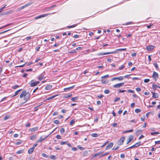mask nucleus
Segmentation results:
<instances>
[{
    "label": "nucleus",
    "instance_id": "obj_19",
    "mask_svg": "<svg viewBox=\"0 0 160 160\" xmlns=\"http://www.w3.org/2000/svg\"><path fill=\"white\" fill-rule=\"evenodd\" d=\"M152 97L153 98H155L158 97V93L154 92H152Z\"/></svg>",
    "mask_w": 160,
    "mask_h": 160
},
{
    "label": "nucleus",
    "instance_id": "obj_20",
    "mask_svg": "<svg viewBox=\"0 0 160 160\" xmlns=\"http://www.w3.org/2000/svg\"><path fill=\"white\" fill-rule=\"evenodd\" d=\"M12 12V11L11 10L9 11H7L6 12H3V13H2L1 14V15L2 16V15H5L9 14H10V13H11Z\"/></svg>",
    "mask_w": 160,
    "mask_h": 160
},
{
    "label": "nucleus",
    "instance_id": "obj_63",
    "mask_svg": "<svg viewBox=\"0 0 160 160\" xmlns=\"http://www.w3.org/2000/svg\"><path fill=\"white\" fill-rule=\"evenodd\" d=\"M135 104L134 102L131 103V108H133L135 106Z\"/></svg>",
    "mask_w": 160,
    "mask_h": 160
},
{
    "label": "nucleus",
    "instance_id": "obj_7",
    "mask_svg": "<svg viewBox=\"0 0 160 160\" xmlns=\"http://www.w3.org/2000/svg\"><path fill=\"white\" fill-rule=\"evenodd\" d=\"M50 14H44V15L43 14L40 15L38 16L35 17L34 18V19H38L39 18H41L45 17L48 16V15Z\"/></svg>",
    "mask_w": 160,
    "mask_h": 160
},
{
    "label": "nucleus",
    "instance_id": "obj_31",
    "mask_svg": "<svg viewBox=\"0 0 160 160\" xmlns=\"http://www.w3.org/2000/svg\"><path fill=\"white\" fill-rule=\"evenodd\" d=\"M78 97H73L71 99V100L72 101H76V100H78Z\"/></svg>",
    "mask_w": 160,
    "mask_h": 160
},
{
    "label": "nucleus",
    "instance_id": "obj_23",
    "mask_svg": "<svg viewBox=\"0 0 160 160\" xmlns=\"http://www.w3.org/2000/svg\"><path fill=\"white\" fill-rule=\"evenodd\" d=\"M34 149L33 148H32V147L31 148H30L28 151V153L29 154H31L32 153L33 151L34 150Z\"/></svg>",
    "mask_w": 160,
    "mask_h": 160
},
{
    "label": "nucleus",
    "instance_id": "obj_46",
    "mask_svg": "<svg viewBox=\"0 0 160 160\" xmlns=\"http://www.w3.org/2000/svg\"><path fill=\"white\" fill-rule=\"evenodd\" d=\"M110 92V91L109 90H108V89H107V90H104V93L105 94H108Z\"/></svg>",
    "mask_w": 160,
    "mask_h": 160
},
{
    "label": "nucleus",
    "instance_id": "obj_44",
    "mask_svg": "<svg viewBox=\"0 0 160 160\" xmlns=\"http://www.w3.org/2000/svg\"><path fill=\"white\" fill-rule=\"evenodd\" d=\"M109 77V75H106L102 76L101 78L102 79H103L105 78H106Z\"/></svg>",
    "mask_w": 160,
    "mask_h": 160
},
{
    "label": "nucleus",
    "instance_id": "obj_25",
    "mask_svg": "<svg viewBox=\"0 0 160 160\" xmlns=\"http://www.w3.org/2000/svg\"><path fill=\"white\" fill-rule=\"evenodd\" d=\"M72 95V94H69L67 95H66L65 96H64L63 97V98H69V97H71Z\"/></svg>",
    "mask_w": 160,
    "mask_h": 160
},
{
    "label": "nucleus",
    "instance_id": "obj_58",
    "mask_svg": "<svg viewBox=\"0 0 160 160\" xmlns=\"http://www.w3.org/2000/svg\"><path fill=\"white\" fill-rule=\"evenodd\" d=\"M82 48H81V47H78L75 50H77V51H79V50H81Z\"/></svg>",
    "mask_w": 160,
    "mask_h": 160
},
{
    "label": "nucleus",
    "instance_id": "obj_54",
    "mask_svg": "<svg viewBox=\"0 0 160 160\" xmlns=\"http://www.w3.org/2000/svg\"><path fill=\"white\" fill-rule=\"evenodd\" d=\"M128 92H129L132 93H135V92L134 90H131L130 89H128Z\"/></svg>",
    "mask_w": 160,
    "mask_h": 160
},
{
    "label": "nucleus",
    "instance_id": "obj_45",
    "mask_svg": "<svg viewBox=\"0 0 160 160\" xmlns=\"http://www.w3.org/2000/svg\"><path fill=\"white\" fill-rule=\"evenodd\" d=\"M54 123L55 124H58L60 123V122L58 120H56L54 121Z\"/></svg>",
    "mask_w": 160,
    "mask_h": 160
},
{
    "label": "nucleus",
    "instance_id": "obj_42",
    "mask_svg": "<svg viewBox=\"0 0 160 160\" xmlns=\"http://www.w3.org/2000/svg\"><path fill=\"white\" fill-rule=\"evenodd\" d=\"M23 142V141H21L19 142H17L16 143H15V145H18L22 144Z\"/></svg>",
    "mask_w": 160,
    "mask_h": 160
},
{
    "label": "nucleus",
    "instance_id": "obj_57",
    "mask_svg": "<svg viewBox=\"0 0 160 160\" xmlns=\"http://www.w3.org/2000/svg\"><path fill=\"white\" fill-rule=\"evenodd\" d=\"M104 97L103 95L102 94H100L99 95H98L97 97L98 98H102Z\"/></svg>",
    "mask_w": 160,
    "mask_h": 160
},
{
    "label": "nucleus",
    "instance_id": "obj_4",
    "mask_svg": "<svg viewBox=\"0 0 160 160\" xmlns=\"http://www.w3.org/2000/svg\"><path fill=\"white\" fill-rule=\"evenodd\" d=\"M125 139V137H122L121 138H120L118 142V144L119 145H122L124 142V141Z\"/></svg>",
    "mask_w": 160,
    "mask_h": 160
},
{
    "label": "nucleus",
    "instance_id": "obj_43",
    "mask_svg": "<svg viewBox=\"0 0 160 160\" xmlns=\"http://www.w3.org/2000/svg\"><path fill=\"white\" fill-rule=\"evenodd\" d=\"M60 132L61 134H63L65 132V130L64 128H61L60 130Z\"/></svg>",
    "mask_w": 160,
    "mask_h": 160
},
{
    "label": "nucleus",
    "instance_id": "obj_39",
    "mask_svg": "<svg viewBox=\"0 0 160 160\" xmlns=\"http://www.w3.org/2000/svg\"><path fill=\"white\" fill-rule=\"evenodd\" d=\"M19 87V85H15L12 86V88L13 89H15Z\"/></svg>",
    "mask_w": 160,
    "mask_h": 160
},
{
    "label": "nucleus",
    "instance_id": "obj_38",
    "mask_svg": "<svg viewBox=\"0 0 160 160\" xmlns=\"http://www.w3.org/2000/svg\"><path fill=\"white\" fill-rule=\"evenodd\" d=\"M22 90V89H19V90H18V91H17L16 92H15V95H14L13 96H14L18 95V94L19 92H20V91H21Z\"/></svg>",
    "mask_w": 160,
    "mask_h": 160
},
{
    "label": "nucleus",
    "instance_id": "obj_50",
    "mask_svg": "<svg viewBox=\"0 0 160 160\" xmlns=\"http://www.w3.org/2000/svg\"><path fill=\"white\" fill-rule=\"evenodd\" d=\"M101 82L102 83H107L108 82L107 81L105 80H102L101 81Z\"/></svg>",
    "mask_w": 160,
    "mask_h": 160
},
{
    "label": "nucleus",
    "instance_id": "obj_36",
    "mask_svg": "<svg viewBox=\"0 0 160 160\" xmlns=\"http://www.w3.org/2000/svg\"><path fill=\"white\" fill-rule=\"evenodd\" d=\"M141 111H142V110L141 109H138V108H137L135 110V112L137 113L140 112Z\"/></svg>",
    "mask_w": 160,
    "mask_h": 160
},
{
    "label": "nucleus",
    "instance_id": "obj_16",
    "mask_svg": "<svg viewBox=\"0 0 160 160\" xmlns=\"http://www.w3.org/2000/svg\"><path fill=\"white\" fill-rule=\"evenodd\" d=\"M74 86H75V85H73V86H72L71 87H69L68 88H65L64 89V91L65 92H68V91H69L70 90L73 89V88L74 87Z\"/></svg>",
    "mask_w": 160,
    "mask_h": 160
},
{
    "label": "nucleus",
    "instance_id": "obj_35",
    "mask_svg": "<svg viewBox=\"0 0 160 160\" xmlns=\"http://www.w3.org/2000/svg\"><path fill=\"white\" fill-rule=\"evenodd\" d=\"M25 92V90H23L22 92L20 95V98H22L23 97H24Z\"/></svg>",
    "mask_w": 160,
    "mask_h": 160
},
{
    "label": "nucleus",
    "instance_id": "obj_41",
    "mask_svg": "<svg viewBox=\"0 0 160 160\" xmlns=\"http://www.w3.org/2000/svg\"><path fill=\"white\" fill-rule=\"evenodd\" d=\"M160 133L158 132H152L151 133V134L152 135H154V134H158Z\"/></svg>",
    "mask_w": 160,
    "mask_h": 160
},
{
    "label": "nucleus",
    "instance_id": "obj_49",
    "mask_svg": "<svg viewBox=\"0 0 160 160\" xmlns=\"http://www.w3.org/2000/svg\"><path fill=\"white\" fill-rule=\"evenodd\" d=\"M68 142L67 141L65 142H60V144L61 145H63L64 144H67Z\"/></svg>",
    "mask_w": 160,
    "mask_h": 160
},
{
    "label": "nucleus",
    "instance_id": "obj_48",
    "mask_svg": "<svg viewBox=\"0 0 160 160\" xmlns=\"http://www.w3.org/2000/svg\"><path fill=\"white\" fill-rule=\"evenodd\" d=\"M77 52L75 49L73 50L72 51L69 52V53H74L76 52Z\"/></svg>",
    "mask_w": 160,
    "mask_h": 160
},
{
    "label": "nucleus",
    "instance_id": "obj_26",
    "mask_svg": "<svg viewBox=\"0 0 160 160\" xmlns=\"http://www.w3.org/2000/svg\"><path fill=\"white\" fill-rule=\"evenodd\" d=\"M52 87V85H47L46 86V87L45 88V89H46L47 90H50V89H51Z\"/></svg>",
    "mask_w": 160,
    "mask_h": 160
},
{
    "label": "nucleus",
    "instance_id": "obj_24",
    "mask_svg": "<svg viewBox=\"0 0 160 160\" xmlns=\"http://www.w3.org/2000/svg\"><path fill=\"white\" fill-rule=\"evenodd\" d=\"M56 6V5H54L50 7H49L47 8L46 11H48L51 10L53 8Z\"/></svg>",
    "mask_w": 160,
    "mask_h": 160
},
{
    "label": "nucleus",
    "instance_id": "obj_64",
    "mask_svg": "<svg viewBox=\"0 0 160 160\" xmlns=\"http://www.w3.org/2000/svg\"><path fill=\"white\" fill-rule=\"evenodd\" d=\"M136 90L137 92H139L141 91V89L139 88H136Z\"/></svg>",
    "mask_w": 160,
    "mask_h": 160
},
{
    "label": "nucleus",
    "instance_id": "obj_6",
    "mask_svg": "<svg viewBox=\"0 0 160 160\" xmlns=\"http://www.w3.org/2000/svg\"><path fill=\"white\" fill-rule=\"evenodd\" d=\"M124 84V82H122L120 83L116 84L114 85L113 87L114 88H120L123 86Z\"/></svg>",
    "mask_w": 160,
    "mask_h": 160
},
{
    "label": "nucleus",
    "instance_id": "obj_10",
    "mask_svg": "<svg viewBox=\"0 0 160 160\" xmlns=\"http://www.w3.org/2000/svg\"><path fill=\"white\" fill-rule=\"evenodd\" d=\"M152 77H153V78L155 79V80L156 81L157 78H158V74L157 72L154 71L152 74Z\"/></svg>",
    "mask_w": 160,
    "mask_h": 160
},
{
    "label": "nucleus",
    "instance_id": "obj_47",
    "mask_svg": "<svg viewBox=\"0 0 160 160\" xmlns=\"http://www.w3.org/2000/svg\"><path fill=\"white\" fill-rule=\"evenodd\" d=\"M133 23V22H132V21H131V22H127L125 24V25H129V24H132Z\"/></svg>",
    "mask_w": 160,
    "mask_h": 160
},
{
    "label": "nucleus",
    "instance_id": "obj_18",
    "mask_svg": "<svg viewBox=\"0 0 160 160\" xmlns=\"http://www.w3.org/2000/svg\"><path fill=\"white\" fill-rule=\"evenodd\" d=\"M44 72H43L42 73L40 74L38 78V79L40 81H41L44 78V76L43 75V73Z\"/></svg>",
    "mask_w": 160,
    "mask_h": 160
},
{
    "label": "nucleus",
    "instance_id": "obj_5",
    "mask_svg": "<svg viewBox=\"0 0 160 160\" xmlns=\"http://www.w3.org/2000/svg\"><path fill=\"white\" fill-rule=\"evenodd\" d=\"M141 142H139L137 143H136L135 144L132 145V146L126 148V149H129V148H134L137 147H139V146H140V145H141Z\"/></svg>",
    "mask_w": 160,
    "mask_h": 160
},
{
    "label": "nucleus",
    "instance_id": "obj_1",
    "mask_svg": "<svg viewBox=\"0 0 160 160\" xmlns=\"http://www.w3.org/2000/svg\"><path fill=\"white\" fill-rule=\"evenodd\" d=\"M39 82V81L34 82V80H32L31 81V82L29 83V85L31 87H33L38 85Z\"/></svg>",
    "mask_w": 160,
    "mask_h": 160
},
{
    "label": "nucleus",
    "instance_id": "obj_59",
    "mask_svg": "<svg viewBox=\"0 0 160 160\" xmlns=\"http://www.w3.org/2000/svg\"><path fill=\"white\" fill-rule=\"evenodd\" d=\"M125 67V66L124 65H122V66L120 67L119 68V70H121L123 69Z\"/></svg>",
    "mask_w": 160,
    "mask_h": 160
},
{
    "label": "nucleus",
    "instance_id": "obj_37",
    "mask_svg": "<svg viewBox=\"0 0 160 160\" xmlns=\"http://www.w3.org/2000/svg\"><path fill=\"white\" fill-rule=\"evenodd\" d=\"M153 64L155 66V67L158 70L159 69V68H158V64H157V63L156 62L154 63H153Z\"/></svg>",
    "mask_w": 160,
    "mask_h": 160
},
{
    "label": "nucleus",
    "instance_id": "obj_27",
    "mask_svg": "<svg viewBox=\"0 0 160 160\" xmlns=\"http://www.w3.org/2000/svg\"><path fill=\"white\" fill-rule=\"evenodd\" d=\"M98 134L93 133L91 134V136L93 137H97L98 136Z\"/></svg>",
    "mask_w": 160,
    "mask_h": 160
},
{
    "label": "nucleus",
    "instance_id": "obj_11",
    "mask_svg": "<svg viewBox=\"0 0 160 160\" xmlns=\"http://www.w3.org/2000/svg\"><path fill=\"white\" fill-rule=\"evenodd\" d=\"M124 79V77L122 76H120L119 77L113 78L111 79V81H112L115 80H118L120 81L123 80Z\"/></svg>",
    "mask_w": 160,
    "mask_h": 160
},
{
    "label": "nucleus",
    "instance_id": "obj_29",
    "mask_svg": "<svg viewBox=\"0 0 160 160\" xmlns=\"http://www.w3.org/2000/svg\"><path fill=\"white\" fill-rule=\"evenodd\" d=\"M102 152H99L98 153H96L94 155L92 156V157H96L98 156H99L100 154H101Z\"/></svg>",
    "mask_w": 160,
    "mask_h": 160
},
{
    "label": "nucleus",
    "instance_id": "obj_17",
    "mask_svg": "<svg viewBox=\"0 0 160 160\" xmlns=\"http://www.w3.org/2000/svg\"><path fill=\"white\" fill-rule=\"evenodd\" d=\"M133 139V135H130L128 137V140L127 143V144H128L131 142Z\"/></svg>",
    "mask_w": 160,
    "mask_h": 160
},
{
    "label": "nucleus",
    "instance_id": "obj_61",
    "mask_svg": "<svg viewBox=\"0 0 160 160\" xmlns=\"http://www.w3.org/2000/svg\"><path fill=\"white\" fill-rule=\"evenodd\" d=\"M120 157L121 158H125V155L123 153L121 154Z\"/></svg>",
    "mask_w": 160,
    "mask_h": 160
},
{
    "label": "nucleus",
    "instance_id": "obj_62",
    "mask_svg": "<svg viewBox=\"0 0 160 160\" xmlns=\"http://www.w3.org/2000/svg\"><path fill=\"white\" fill-rule=\"evenodd\" d=\"M126 92V91L125 90H119V91L118 92L119 93H121V92Z\"/></svg>",
    "mask_w": 160,
    "mask_h": 160
},
{
    "label": "nucleus",
    "instance_id": "obj_30",
    "mask_svg": "<svg viewBox=\"0 0 160 160\" xmlns=\"http://www.w3.org/2000/svg\"><path fill=\"white\" fill-rule=\"evenodd\" d=\"M77 24H73L72 25L68 26L67 27L68 28H72L76 27L77 25Z\"/></svg>",
    "mask_w": 160,
    "mask_h": 160
},
{
    "label": "nucleus",
    "instance_id": "obj_33",
    "mask_svg": "<svg viewBox=\"0 0 160 160\" xmlns=\"http://www.w3.org/2000/svg\"><path fill=\"white\" fill-rule=\"evenodd\" d=\"M50 158L52 160H55L57 159V158L55 155H52L50 156Z\"/></svg>",
    "mask_w": 160,
    "mask_h": 160
},
{
    "label": "nucleus",
    "instance_id": "obj_8",
    "mask_svg": "<svg viewBox=\"0 0 160 160\" xmlns=\"http://www.w3.org/2000/svg\"><path fill=\"white\" fill-rule=\"evenodd\" d=\"M31 4H32V2H29V3H27V4L24 5L20 7L19 8H18V11L21 10H22L23 8H24L27 7L28 6H29L31 5Z\"/></svg>",
    "mask_w": 160,
    "mask_h": 160
},
{
    "label": "nucleus",
    "instance_id": "obj_53",
    "mask_svg": "<svg viewBox=\"0 0 160 160\" xmlns=\"http://www.w3.org/2000/svg\"><path fill=\"white\" fill-rule=\"evenodd\" d=\"M118 125V123H114L112 124V126L113 127H116Z\"/></svg>",
    "mask_w": 160,
    "mask_h": 160
},
{
    "label": "nucleus",
    "instance_id": "obj_56",
    "mask_svg": "<svg viewBox=\"0 0 160 160\" xmlns=\"http://www.w3.org/2000/svg\"><path fill=\"white\" fill-rule=\"evenodd\" d=\"M120 99V98H117L114 100V102H116L117 101H119Z\"/></svg>",
    "mask_w": 160,
    "mask_h": 160
},
{
    "label": "nucleus",
    "instance_id": "obj_13",
    "mask_svg": "<svg viewBox=\"0 0 160 160\" xmlns=\"http://www.w3.org/2000/svg\"><path fill=\"white\" fill-rule=\"evenodd\" d=\"M154 46L153 45H148L146 47L147 49L149 51H152L154 48Z\"/></svg>",
    "mask_w": 160,
    "mask_h": 160
},
{
    "label": "nucleus",
    "instance_id": "obj_51",
    "mask_svg": "<svg viewBox=\"0 0 160 160\" xmlns=\"http://www.w3.org/2000/svg\"><path fill=\"white\" fill-rule=\"evenodd\" d=\"M10 118V116H6L4 118V120H6Z\"/></svg>",
    "mask_w": 160,
    "mask_h": 160
},
{
    "label": "nucleus",
    "instance_id": "obj_22",
    "mask_svg": "<svg viewBox=\"0 0 160 160\" xmlns=\"http://www.w3.org/2000/svg\"><path fill=\"white\" fill-rule=\"evenodd\" d=\"M37 137V135L36 134H35L31 136L30 138L32 140H35L36 139Z\"/></svg>",
    "mask_w": 160,
    "mask_h": 160
},
{
    "label": "nucleus",
    "instance_id": "obj_60",
    "mask_svg": "<svg viewBox=\"0 0 160 160\" xmlns=\"http://www.w3.org/2000/svg\"><path fill=\"white\" fill-rule=\"evenodd\" d=\"M119 148V146H117V147H116V148H114V147L113 148H112V150H116L117 149H118V148Z\"/></svg>",
    "mask_w": 160,
    "mask_h": 160
},
{
    "label": "nucleus",
    "instance_id": "obj_12",
    "mask_svg": "<svg viewBox=\"0 0 160 160\" xmlns=\"http://www.w3.org/2000/svg\"><path fill=\"white\" fill-rule=\"evenodd\" d=\"M113 146V143L112 142H110L109 143L105 149L108 150L111 148Z\"/></svg>",
    "mask_w": 160,
    "mask_h": 160
},
{
    "label": "nucleus",
    "instance_id": "obj_3",
    "mask_svg": "<svg viewBox=\"0 0 160 160\" xmlns=\"http://www.w3.org/2000/svg\"><path fill=\"white\" fill-rule=\"evenodd\" d=\"M30 96V94L29 92H26L25 91L24 93V99L26 100V102L29 99Z\"/></svg>",
    "mask_w": 160,
    "mask_h": 160
},
{
    "label": "nucleus",
    "instance_id": "obj_15",
    "mask_svg": "<svg viewBox=\"0 0 160 160\" xmlns=\"http://www.w3.org/2000/svg\"><path fill=\"white\" fill-rule=\"evenodd\" d=\"M152 88L154 91H155L157 88H160V86L157 85L155 84H153L152 85Z\"/></svg>",
    "mask_w": 160,
    "mask_h": 160
},
{
    "label": "nucleus",
    "instance_id": "obj_28",
    "mask_svg": "<svg viewBox=\"0 0 160 160\" xmlns=\"http://www.w3.org/2000/svg\"><path fill=\"white\" fill-rule=\"evenodd\" d=\"M58 95H55L52 96L51 97H50L47 98L46 99V100H49L52 99L53 98H54L56 96H57Z\"/></svg>",
    "mask_w": 160,
    "mask_h": 160
},
{
    "label": "nucleus",
    "instance_id": "obj_9",
    "mask_svg": "<svg viewBox=\"0 0 160 160\" xmlns=\"http://www.w3.org/2000/svg\"><path fill=\"white\" fill-rule=\"evenodd\" d=\"M117 52L116 51H113L111 52H104V53H100L98 54V55L99 56H102L106 54H114Z\"/></svg>",
    "mask_w": 160,
    "mask_h": 160
},
{
    "label": "nucleus",
    "instance_id": "obj_40",
    "mask_svg": "<svg viewBox=\"0 0 160 160\" xmlns=\"http://www.w3.org/2000/svg\"><path fill=\"white\" fill-rule=\"evenodd\" d=\"M75 122L74 119H72L70 122V125H72Z\"/></svg>",
    "mask_w": 160,
    "mask_h": 160
},
{
    "label": "nucleus",
    "instance_id": "obj_2",
    "mask_svg": "<svg viewBox=\"0 0 160 160\" xmlns=\"http://www.w3.org/2000/svg\"><path fill=\"white\" fill-rule=\"evenodd\" d=\"M51 133H50L48 135L45 136L44 138H43V136L40 137V138H39V139L38 140H37L36 142H42V141H43L46 138H47L48 137V136L50 134H51Z\"/></svg>",
    "mask_w": 160,
    "mask_h": 160
},
{
    "label": "nucleus",
    "instance_id": "obj_14",
    "mask_svg": "<svg viewBox=\"0 0 160 160\" xmlns=\"http://www.w3.org/2000/svg\"><path fill=\"white\" fill-rule=\"evenodd\" d=\"M142 132V131L140 129H137L135 133L136 136H138L139 135L141 134Z\"/></svg>",
    "mask_w": 160,
    "mask_h": 160
},
{
    "label": "nucleus",
    "instance_id": "obj_34",
    "mask_svg": "<svg viewBox=\"0 0 160 160\" xmlns=\"http://www.w3.org/2000/svg\"><path fill=\"white\" fill-rule=\"evenodd\" d=\"M42 156L44 158H48L49 157L48 155H47L45 153H42Z\"/></svg>",
    "mask_w": 160,
    "mask_h": 160
},
{
    "label": "nucleus",
    "instance_id": "obj_55",
    "mask_svg": "<svg viewBox=\"0 0 160 160\" xmlns=\"http://www.w3.org/2000/svg\"><path fill=\"white\" fill-rule=\"evenodd\" d=\"M77 147L80 149L83 150H84V148L82 147H81L79 145Z\"/></svg>",
    "mask_w": 160,
    "mask_h": 160
},
{
    "label": "nucleus",
    "instance_id": "obj_52",
    "mask_svg": "<svg viewBox=\"0 0 160 160\" xmlns=\"http://www.w3.org/2000/svg\"><path fill=\"white\" fill-rule=\"evenodd\" d=\"M150 81V80L149 79H145L144 80V81L145 83H148Z\"/></svg>",
    "mask_w": 160,
    "mask_h": 160
},
{
    "label": "nucleus",
    "instance_id": "obj_21",
    "mask_svg": "<svg viewBox=\"0 0 160 160\" xmlns=\"http://www.w3.org/2000/svg\"><path fill=\"white\" fill-rule=\"evenodd\" d=\"M38 127H37L34 128H30L29 129V130L31 132H33L37 130L38 129Z\"/></svg>",
    "mask_w": 160,
    "mask_h": 160
},
{
    "label": "nucleus",
    "instance_id": "obj_32",
    "mask_svg": "<svg viewBox=\"0 0 160 160\" xmlns=\"http://www.w3.org/2000/svg\"><path fill=\"white\" fill-rule=\"evenodd\" d=\"M23 151H24V150H23L21 149V150H19L18 151H17L16 152V153L17 154H20V153H23Z\"/></svg>",
    "mask_w": 160,
    "mask_h": 160
}]
</instances>
